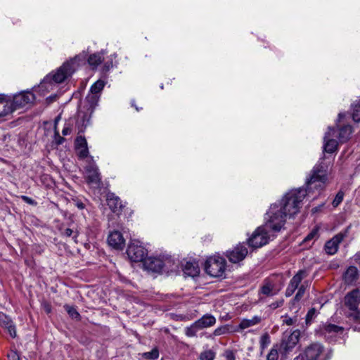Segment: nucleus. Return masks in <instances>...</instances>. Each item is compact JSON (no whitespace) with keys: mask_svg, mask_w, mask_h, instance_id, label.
<instances>
[{"mask_svg":"<svg viewBox=\"0 0 360 360\" xmlns=\"http://www.w3.org/2000/svg\"><path fill=\"white\" fill-rule=\"evenodd\" d=\"M307 194V191L302 188L292 190L287 193L277 205L290 218L300 212Z\"/></svg>","mask_w":360,"mask_h":360,"instance_id":"obj_1","label":"nucleus"},{"mask_svg":"<svg viewBox=\"0 0 360 360\" xmlns=\"http://www.w3.org/2000/svg\"><path fill=\"white\" fill-rule=\"evenodd\" d=\"M79 58V56H76L75 59L70 62L63 63V65L60 66L52 75H47L39 86V90H46L48 91H49V89H52L53 82L56 84H59L64 82L65 79L70 76L75 71L73 64L75 61Z\"/></svg>","mask_w":360,"mask_h":360,"instance_id":"obj_2","label":"nucleus"},{"mask_svg":"<svg viewBox=\"0 0 360 360\" xmlns=\"http://www.w3.org/2000/svg\"><path fill=\"white\" fill-rule=\"evenodd\" d=\"M288 217L277 205V202L274 203L271 205L265 214L264 226L271 232H279L285 225Z\"/></svg>","mask_w":360,"mask_h":360,"instance_id":"obj_3","label":"nucleus"},{"mask_svg":"<svg viewBox=\"0 0 360 360\" xmlns=\"http://www.w3.org/2000/svg\"><path fill=\"white\" fill-rule=\"evenodd\" d=\"M274 237L270 231L265 226H259L248 239L250 247L252 248H259L266 245L271 238Z\"/></svg>","mask_w":360,"mask_h":360,"instance_id":"obj_4","label":"nucleus"},{"mask_svg":"<svg viewBox=\"0 0 360 360\" xmlns=\"http://www.w3.org/2000/svg\"><path fill=\"white\" fill-rule=\"evenodd\" d=\"M174 265L170 258L162 259L160 257H148L144 260L143 266L148 271L153 272H161L162 271L168 272L172 271Z\"/></svg>","mask_w":360,"mask_h":360,"instance_id":"obj_5","label":"nucleus"},{"mask_svg":"<svg viewBox=\"0 0 360 360\" xmlns=\"http://www.w3.org/2000/svg\"><path fill=\"white\" fill-rule=\"evenodd\" d=\"M205 271L212 277H220L226 269V260L222 257L214 255L209 257L205 265Z\"/></svg>","mask_w":360,"mask_h":360,"instance_id":"obj_6","label":"nucleus"},{"mask_svg":"<svg viewBox=\"0 0 360 360\" xmlns=\"http://www.w3.org/2000/svg\"><path fill=\"white\" fill-rule=\"evenodd\" d=\"M326 169L321 164L316 165L309 179L307 180V188L309 191L313 188H322L326 181Z\"/></svg>","mask_w":360,"mask_h":360,"instance_id":"obj_7","label":"nucleus"},{"mask_svg":"<svg viewBox=\"0 0 360 360\" xmlns=\"http://www.w3.org/2000/svg\"><path fill=\"white\" fill-rule=\"evenodd\" d=\"M127 254L131 262H143L146 259V249L141 245L139 240L131 241L127 250Z\"/></svg>","mask_w":360,"mask_h":360,"instance_id":"obj_8","label":"nucleus"},{"mask_svg":"<svg viewBox=\"0 0 360 360\" xmlns=\"http://www.w3.org/2000/svg\"><path fill=\"white\" fill-rule=\"evenodd\" d=\"M34 101L35 96L32 91H23L15 94L11 99V103L15 111L22 108L31 105Z\"/></svg>","mask_w":360,"mask_h":360,"instance_id":"obj_9","label":"nucleus"},{"mask_svg":"<svg viewBox=\"0 0 360 360\" xmlns=\"http://www.w3.org/2000/svg\"><path fill=\"white\" fill-rule=\"evenodd\" d=\"M85 179L88 184L96 187H99L101 184V173L93 160L85 167Z\"/></svg>","mask_w":360,"mask_h":360,"instance_id":"obj_10","label":"nucleus"},{"mask_svg":"<svg viewBox=\"0 0 360 360\" xmlns=\"http://www.w3.org/2000/svg\"><path fill=\"white\" fill-rule=\"evenodd\" d=\"M248 251L245 243H239L231 250L226 252V257L231 263H238L248 255Z\"/></svg>","mask_w":360,"mask_h":360,"instance_id":"obj_11","label":"nucleus"},{"mask_svg":"<svg viewBox=\"0 0 360 360\" xmlns=\"http://www.w3.org/2000/svg\"><path fill=\"white\" fill-rule=\"evenodd\" d=\"M349 227L344 232H340L333 236L330 240L327 241L325 244V251L328 255H335L339 248V245L343 240V239L347 236V233L349 231Z\"/></svg>","mask_w":360,"mask_h":360,"instance_id":"obj_12","label":"nucleus"},{"mask_svg":"<svg viewBox=\"0 0 360 360\" xmlns=\"http://www.w3.org/2000/svg\"><path fill=\"white\" fill-rule=\"evenodd\" d=\"M307 276V272L305 270H300L290 281V283L285 290V296L290 297L298 288L301 281Z\"/></svg>","mask_w":360,"mask_h":360,"instance_id":"obj_13","label":"nucleus"},{"mask_svg":"<svg viewBox=\"0 0 360 360\" xmlns=\"http://www.w3.org/2000/svg\"><path fill=\"white\" fill-rule=\"evenodd\" d=\"M360 302V292L359 290H353L347 293L345 297V304L351 311L354 313L356 311Z\"/></svg>","mask_w":360,"mask_h":360,"instance_id":"obj_14","label":"nucleus"},{"mask_svg":"<svg viewBox=\"0 0 360 360\" xmlns=\"http://www.w3.org/2000/svg\"><path fill=\"white\" fill-rule=\"evenodd\" d=\"M324 348L320 343H312L306 348L304 355L307 360H318Z\"/></svg>","mask_w":360,"mask_h":360,"instance_id":"obj_15","label":"nucleus"},{"mask_svg":"<svg viewBox=\"0 0 360 360\" xmlns=\"http://www.w3.org/2000/svg\"><path fill=\"white\" fill-rule=\"evenodd\" d=\"M300 332L299 330H295L290 333L286 339H284L281 343V347L288 353L295 347L299 342Z\"/></svg>","mask_w":360,"mask_h":360,"instance_id":"obj_16","label":"nucleus"},{"mask_svg":"<svg viewBox=\"0 0 360 360\" xmlns=\"http://www.w3.org/2000/svg\"><path fill=\"white\" fill-rule=\"evenodd\" d=\"M335 131L333 128L329 127L328 131L326 133L324 136V150L327 153H333L338 146V142L332 139L334 136Z\"/></svg>","mask_w":360,"mask_h":360,"instance_id":"obj_17","label":"nucleus"},{"mask_svg":"<svg viewBox=\"0 0 360 360\" xmlns=\"http://www.w3.org/2000/svg\"><path fill=\"white\" fill-rule=\"evenodd\" d=\"M108 242L109 245L117 250H122L125 244V240L122 233L117 231H112L110 233L108 238Z\"/></svg>","mask_w":360,"mask_h":360,"instance_id":"obj_18","label":"nucleus"},{"mask_svg":"<svg viewBox=\"0 0 360 360\" xmlns=\"http://www.w3.org/2000/svg\"><path fill=\"white\" fill-rule=\"evenodd\" d=\"M278 290L276 289L275 284L269 280H265L262 285L261 286L259 295V300H262L263 296L272 297L278 293Z\"/></svg>","mask_w":360,"mask_h":360,"instance_id":"obj_19","label":"nucleus"},{"mask_svg":"<svg viewBox=\"0 0 360 360\" xmlns=\"http://www.w3.org/2000/svg\"><path fill=\"white\" fill-rule=\"evenodd\" d=\"M14 111L11 98L5 95H0V117H5Z\"/></svg>","mask_w":360,"mask_h":360,"instance_id":"obj_20","label":"nucleus"},{"mask_svg":"<svg viewBox=\"0 0 360 360\" xmlns=\"http://www.w3.org/2000/svg\"><path fill=\"white\" fill-rule=\"evenodd\" d=\"M0 326L8 331L11 338L16 337L15 326L13 321L3 313H0Z\"/></svg>","mask_w":360,"mask_h":360,"instance_id":"obj_21","label":"nucleus"},{"mask_svg":"<svg viewBox=\"0 0 360 360\" xmlns=\"http://www.w3.org/2000/svg\"><path fill=\"white\" fill-rule=\"evenodd\" d=\"M359 271L356 266H350L343 275V280L346 284L352 285L358 279Z\"/></svg>","mask_w":360,"mask_h":360,"instance_id":"obj_22","label":"nucleus"},{"mask_svg":"<svg viewBox=\"0 0 360 360\" xmlns=\"http://www.w3.org/2000/svg\"><path fill=\"white\" fill-rule=\"evenodd\" d=\"M107 203L110 209L113 212H119L122 210V205L119 197L113 193H109L107 196Z\"/></svg>","mask_w":360,"mask_h":360,"instance_id":"obj_23","label":"nucleus"},{"mask_svg":"<svg viewBox=\"0 0 360 360\" xmlns=\"http://www.w3.org/2000/svg\"><path fill=\"white\" fill-rule=\"evenodd\" d=\"M195 323L198 324V328L202 330L214 326L216 323V319L214 316L207 314L195 321Z\"/></svg>","mask_w":360,"mask_h":360,"instance_id":"obj_24","label":"nucleus"},{"mask_svg":"<svg viewBox=\"0 0 360 360\" xmlns=\"http://www.w3.org/2000/svg\"><path fill=\"white\" fill-rule=\"evenodd\" d=\"M183 271L186 276L194 277L199 274L200 269L196 262H186L184 265Z\"/></svg>","mask_w":360,"mask_h":360,"instance_id":"obj_25","label":"nucleus"},{"mask_svg":"<svg viewBox=\"0 0 360 360\" xmlns=\"http://www.w3.org/2000/svg\"><path fill=\"white\" fill-rule=\"evenodd\" d=\"M261 321H262L261 316H254L251 319H243V320H241L238 327L241 330H245L250 327H252V326L259 324L261 323Z\"/></svg>","mask_w":360,"mask_h":360,"instance_id":"obj_26","label":"nucleus"},{"mask_svg":"<svg viewBox=\"0 0 360 360\" xmlns=\"http://www.w3.org/2000/svg\"><path fill=\"white\" fill-rule=\"evenodd\" d=\"M321 330L325 336L328 337V335L342 333L343 328L335 324L326 323L323 326Z\"/></svg>","mask_w":360,"mask_h":360,"instance_id":"obj_27","label":"nucleus"},{"mask_svg":"<svg viewBox=\"0 0 360 360\" xmlns=\"http://www.w3.org/2000/svg\"><path fill=\"white\" fill-rule=\"evenodd\" d=\"M352 133V128L350 125H344L339 129L338 139L340 142H345L349 139Z\"/></svg>","mask_w":360,"mask_h":360,"instance_id":"obj_28","label":"nucleus"},{"mask_svg":"<svg viewBox=\"0 0 360 360\" xmlns=\"http://www.w3.org/2000/svg\"><path fill=\"white\" fill-rule=\"evenodd\" d=\"M103 56H104L103 52H99V53H96L91 54L88 58V63L93 68H96L103 60V58H104Z\"/></svg>","mask_w":360,"mask_h":360,"instance_id":"obj_29","label":"nucleus"},{"mask_svg":"<svg viewBox=\"0 0 360 360\" xmlns=\"http://www.w3.org/2000/svg\"><path fill=\"white\" fill-rule=\"evenodd\" d=\"M104 86L105 82L101 79H98L91 85L89 91H91V93H94L96 94H98L100 96Z\"/></svg>","mask_w":360,"mask_h":360,"instance_id":"obj_30","label":"nucleus"},{"mask_svg":"<svg viewBox=\"0 0 360 360\" xmlns=\"http://www.w3.org/2000/svg\"><path fill=\"white\" fill-rule=\"evenodd\" d=\"M86 99L90 105V107L94 108L98 104V102L100 99V96L98 94H96L94 93H91V91H89Z\"/></svg>","mask_w":360,"mask_h":360,"instance_id":"obj_31","label":"nucleus"},{"mask_svg":"<svg viewBox=\"0 0 360 360\" xmlns=\"http://www.w3.org/2000/svg\"><path fill=\"white\" fill-rule=\"evenodd\" d=\"M199 330H200L198 328V324L195 321L190 326H188L185 328V334L188 337H194L196 335L197 332Z\"/></svg>","mask_w":360,"mask_h":360,"instance_id":"obj_32","label":"nucleus"},{"mask_svg":"<svg viewBox=\"0 0 360 360\" xmlns=\"http://www.w3.org/2000/svg\"><path fill=\"white\" fill-rule=\"evenodd\" d=\"M270 336L268 333L263 334L259 340V345L262 352H263L270 344Z\"/></svg>","mask_w":360,"mask_h":360,"instance_id":"obj_33","label":"nucleus"},{"mask_svg":"<svg viewBox=\"0 0 360 360\" xmlns=\"http://www.w3.org/2000/svg\"><path fill=\"white\" fill-rule=\"evenodd\" d=\"M142 356L148 359H157L159 356V351L157 348H153L150 352L143 353Z\"/></svg>","mask_w":360,"mask_h":360,"instance_id":"obj_34","label":"nucleus"},{"mask_svg":"<svg viewBox=\"0 0 360 360\" xmlns=\"http://www.w3.org/2000/svg\"><path fill=\"white\" fill-rule=\"evenodd\" d=\"M352 119L354 122H360V102L353 105Z\"/></svg>","mask_w":360,"mask_h":360,"instance_id":"obj_35","label":"nucleus"},{"mask_svg":"<svg viewBox=\"0 0 360 360\" xmlns=\"http://www.w3.org/2000/svg\"><path fill=\"white\" fill-rule=\"evenodd\" d=\"M308 287V283L307 282H304V283L301 284L300 287H298V291L295 295V300L296 301H299L301 300V298L303 297L305 290Z\"/></svg>","mask_w":360,"mask_h":360,"instance_id":"obj_36","label":"nucleus"},{"mask_svg":"<svg viewBox=\"0 0 360 360\" xmlns=\"http://www.w3.org/2000/svg\"><path fill=\"white\" fill-rule=\"evenodd\" d=\"M278 352L277 345H274L266 356V360H278Z\"/></svg>","mask_w":360,"mask_h":360,"instance_id":"obj_37","label":"nucleus"},{"mask_svg":"<svg viewBox=\"0 0 360 360\" xmlns=\"http://www.w3.org/2000/svg\"><path fill=\"white\" fill-rule=\"evenodd\" d=\"M215 358V353L212 350H206L200 355V360H213Z\"/></svg>","mask_w":360,"mask_h":360,"instance_id":"obj_38","label":"nucleus"},{"mask_svg":"<svg viewBox=\"0 0 360 360\" xmlns=\"http://www.w3.org/2000/svg\"><path fill=\"white\" fill-rule=\"evenodd\" d=\"M65 309L68 314L71 316L72 319H78L80 316L79 314L77 312L76 309L73 307L69 306V305H65Z\"/></svg>","mask_w":360,"mask_h":360,"instance_id":"obj_39","label":"nucleus"},{"mask_svg":"<svg viewBox=\"0 0 360 360\" xmlns=\"http://www.w3.org/2000/svg\"><path fill=\"white\" fill-rule=\"evenodd\" d=\"M343 198H344V193L341 191H339L337 193L335 199L333 200V201L332 202L333 207H338L343 200Z\"/></svg>","mask_w":360,"mask_h":360,"instance_id":"obj_40","label":"nucleus"},{"mask_svg":"<svg viewBox=\"0 0 360 360\" xmlns=\"http://www.w3.org/2000/svg\"><path fill=\"white\" fill-rule=\"evenodd\" d=\"M77 153H78V156L79 158H85L88 156L89 155V150H88V148L87 146H83L82 148H77Z\"/></svg>","mask_w":360,"mask_h":360,"instance_id":"obj_41","label":"nucleus"},{"mask_svg":"<svg viewBox=\"0 0 360 360\" xmlns=\"http://www.w3.org/2000/svg\"><path fill=\"white\" fill-rule=\"evenodd\" d=\"M83 146H87L86 140L84 137L79 136L76 139V147L77 148H82Z\"/></svg>","mask_w":360,"mask_h":360,"instance_id":"obj_42","label":"nucleus"},{"mask_svg":"<svg viewBox=\"0 0 360 360\" xmlns=\"http://www.w3.org/2000/svg\"><path fill=\"white\" fill-rule=\"evenodd\" d=\"M297 321V319L296 316L292 318V317H288L287 316H285V319L283 320V323L286 324L287 326H292L295 324V323Z\"/></svg>","mask_w":360,"mask_h":360,"instance_id":"obj_43","label":"nucleus"},{"mask_svg":"<svg viewBox=\"0 0 360 360\" xmlns=\"http://www.w3.org/2000/svg\"><path fill=\"white\" fill-rule=\"evenodd\" d=\"M316 310L314 308H312L309 310L307 316H306V322L307 323H309L311 319L315 316Z\"/></svg>","mask_w":360,"mask_h":360,"instance_id":"obj_44","label":"nucleus"},{"mask_svg":"<svg viewBox=\"0 0 360 360\" xmlns=\"http://www.w3.org/2000/svg\"><path fill=\"white\" fill-rule=\"evenodd\" d=\"M226 360H236V356L233 351L226 350L224 354Z\"/></svg>","mask_w":360,"mask_h":360,"instance_id":"obj_45","label":"nucleus"},{"mask_svg":"<svg viewBox=\"0 0 360 360\" xmlns=\"http://www.w3.org/2000/svg\"><path fill=\"white\" fill-rule=\"evenodd\" d=\"M283 300H276L274 302H272L271 304H269V307L271 309H276L280 307H281L283 304Z\"/></svg>","mask_w":360,"mask_h":360,"instance_id":"obj_46","label":"nucleus"},{"mask_svg":"<svg viewBox=\"0 0 360 360\" xmlns=\"http://www.w3.org/2000/svg\"><path fill=\"white\" fill-rule=\"evenodd\" d=\"M65 139L60 136L58 131H55V142L56 145H60L63 143Z\"/></svg>","mask_w":360,"mask_h":360,"instance_id":"obj_47","label":"nucleus"},{"mask_svg":"<svg viewBox=\"0 0 360 360\" xmlns=\"http://www.w3.org/2000/svg\"><path fill=\"white\" fill-rule=\"evenodd\" d=\"M226 330L227 329L224 326L219 327L214 330V335L216 336H219L226 333Z\"/></svg>","mask_w":360,"mask_h":360,"instance_id":"obj_48","label":"nucleus"},{"mask_svg":"<svg viewBox=\"0 0 360 360\" xmlns=\"http://www.w3.org/2000/svg\"><path fill=\"white\" fill-rule=\"evenodd\" d=\"M8 358L9 360H20V356L15 351H11L8 354Z\"/></svg>","mask_w":360,"mask_h":360,"instance_id":"obj_49","label":"nucleus"},{"mask_svg":"<svg viewBox=\"0 0 360 360\" xmlns=\"http://www.w3.org/2000/svg\"><path fill=\"white\" fill-rule=\"evenodd\" d=\"M317 231L313 230L311 233H309L306 238H304L305 241L311 240H312L315 236L317 235Z\"/></svg>","mask_w":360,"mask_h":360,"instance_id":"obj_50","label":"nucleus"},{"mask_svg":"<svg viewBox=\"0 0 360 360\" xmlns=\"http://www.w3.org/2000/svg\"><path fill=\"white\" fill-rule=\"evenodd\" d=\"M71 131L72 129L70 127L69 125H65L62 130V134L63 136H67L71 133Z\"/></svg>","mask_w":360,"mask_h":360,"instance_id":"obj_51","label":"nucleus"},{"mask_svg":"<svg viewBox=\"0 0 360 360\" xmlns=\"http://www.w3.org/2000/svg\"><path fill=\"white\" fill-rule=\"evenodd\" d=\"M73 233V231L71 229H66L64 232L63 233V235L67 236V237H70L72 236Z\"/></svg>","mask_w":360,"mask_h":360,"instance_id":"obj_52","label":"nucleus"},{"mask_svg":"<svg viewBox=\"0 0 360 360\" xmlns=\"http://www.w3.org/2000/svg\"><path fill=\"white\" fill-rule=\"evenodd\" d=\"M22 200L26 202L27 203H29L30 205H33L34 203V200H32V198L27 197V196H22Z\"/></svg>","mask_w":360,"mask_h":360,"instance_id":"obj_53","label":"nucleus"},{"mask_svg":"<svg viewBox=\"0 0 360 360\" xmlns=\"http://www.w3.org/2000/svg\"><path fill=\"white\" fill-rule=\"evenodd\" d=\"M75 205L79 210H83L85 207L84 204L80 201H77Z\"/></svg>","mask_w":360,"mask_h":360,"instance_id":"obj_54","label":"nucleus"},{"mask_svg":"<svg viewBox=\"0 0 360 360\" xmlns=\"http://www.w3.org/2000/svg\"><path fill=\"white\" fill-rule=\"evenodd\" d=\"M345 117V113H339L338 114V122H340V120Z\"/></svg>","mask_w":360,"mask_h":360,"instance_id":"obj_55","label":"nucleus"},{"mask_svg":"<svg viewBox=\"0 0 360 360\" xmlns=\"http://www.w3.org/2000/svg\"><path fill=\"white\" fill-rule=\"evenodd\" d=\"M111 66H112V63H107L106 64H105V70H108Z\"/></svg>","mask_w":360,"mask_h":360,"instance_id":"obj_56","label":"nucleus"},{"mask_svg":"<svg viewBox=\"0 0 360 360\" xmlns=\"http://www.w3.org/2000/svg\"><path fill=\"white\" fill-rule=\"evenodd\" d=\"M131 105L134 107L137 111H139L140 109L136 106V105L134 104V101H131Z\"/></svg>","mask_w":360,"mask_h":360,"instance_id":"obj_57","label":"nucleus"},{"mask_svg":"<svg viewBox=\"0 0 360 360\" xmlns=\"http://www.w3.org/2000/svg\"><path fill=\"white\" fill-rule=\"evenodd\" d=\"M294 360H304L302 356H298L294 359Z\"/></svg>","mask_w":360,"mask_h":360,"instance_id":"obj_58","label":"nucleus"},{"mask_svg":"<svg viewBox=\"0 0 360 360\" xmlns=\"http://www.w3.org/2000/svg\"><path fill=\"white\" fill-rule=\"evenodd\" d=\"M355 260L357 261V260H360V255H358L356 254L355 255Z\"/></svg>","mask_w":360,"mask_h":360,"instance_id":"obj_59","label":"nucleus"},{"mask_svg":"<svg viewBox=\"0 0 360 360\" xmlns=\"http://www.w3.org/2000/svg\"><path fill=\"white\" fill-rule=\"evenodd\" d=\"M46 310H47V312H49V311H50V310L49 309V308H46Z\"/></svg>","mask_w":360,"mask_h":360,"instance_id":"obj_60","label":"nucleus"},{"mask_svg":"<svg viewBox=\"0 0 360 360\" xmlns=\"http://www.w3.org/2000/svg\"><path fill=\"white\" fill-rule=\"evenodd\" d=\"M46 310H47V312H49V311H50V310L49 309V308H46Z\"/></svg>","mask_w":360,"mask_h":360,"instance_id":"obj_61","label":"nucleus"}]
</instances>
